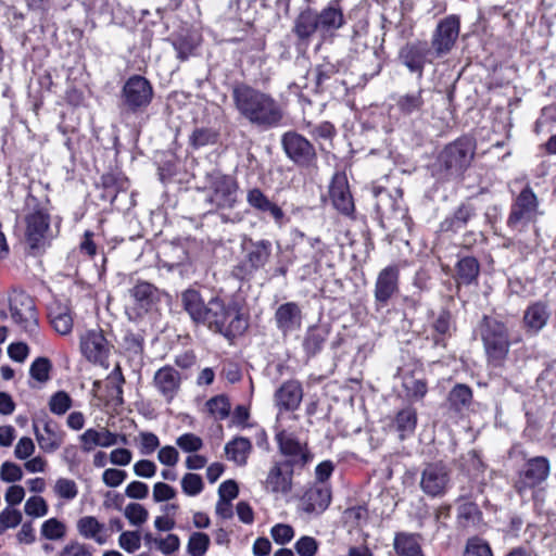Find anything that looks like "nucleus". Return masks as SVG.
Returning a JSON list of instances; mask_svg holds the SVG:
<instances>
[{
    "instance_id": "f257e3e1",
    "label": "nucleus",
    "mask_w": 556,
    "mask_h": 556,
    "mask_svg": "<svg viewBox=\"0 0 556 556\" xmlns=\"http://www.w3.org/2000/svg\"><path fill=\"white\" fill-rule=\"evenodd\" d=\"M182 309L195 326H202L231 340L241 336L248 329L241 307L233 301H227L219 295H213L207 301L194 288H188L180 293Z\"/></svg>"
},
{
    "instance_id": "f03ea898",
    "label": "nucleus",
    "mask_w": 556,
    "mask_h": 556,
    "mask_svg": "<svg viewBox=\"0 0 556 556\" xmlns=\"http://www.w3.org/2000/svg\"><path fill=\"white\" fill-rule=\"evenodd\" d=\"M231 99L239 116L252 126L268 130L281 124L282 108L270 93L245 83H238L232 86Z\"/></svg>"
},
{
    "instance_id": "7ed1b4c3",
    "label": "nucleus",
    "mask_w": 556,
    "mask_h": 556,
    "mask_svg": "<svg viewBox=\"0 0 556 556\" xmlns=\"http://www.w3.org/2000/svg\"><path fill=\"white\" fill-rule=\"evenodd\" d=\"M480 332L488 362L495 367L502 366L510 349L506 325L495 318L484 316Z\"/></svg>"
},
{
    "instance_id": "20e7f679",
    "label": "nucleus",
    "mask_w": 556,
    "mask_h": 556,
    "mask_svg": "<svg viewBox=\"0 0 556 556\" xmlns=\"http://www.w3.org/2000/svg\"><path fill=\"white\" fill-rule=\"evenodd\" d=\"M540 215L542 212L539 198L530 185H526L511 201L506 225L511 231L521 233L530 224L535 223Z\"/></svg>"
},
{
    "instance_id": "39448f33",
    "label": "nucleus",
    "mask_w": 556,
    "mask_h": 556,
    "mask_svg": "<svg viewBox=\"0 0 556 556\" xmlns=\"http://www.w3.org/2000/svg\"><path fill=\"white\" fill-rule=\"evenodd\" d=\"M475 153L476 141L470 137H460L447 144L440 153V168L447 177H457L470 166Z\"/></svg>"
},
{
    "instance_id": "423d86ee",
    "label": "nucleus",
    "mask_w": 556,
    "mask_h": 556,
    "mask_svg": "<svg viewBox=\"0 0 556 556\" xmlns=\"http://www.w3.org/2000/svg\"><path fill=\"white\" fill-rule=\"evenodd\" d=\"M452 486V469L442 462L426 463L420 471L419 488L431 498L445 496Z\"/></svg>"
},
{
    "instance_id": "0eeeda50",
    "label": "nucleus",
    "mask_w": 556,
    "mask_h": 556,
    "mask_svg": "<svg viewBox=\"0 0 556 556\" xmlns=\"http://www.w3.org/2000/svg\"><path fill=\"white\" fill-rule=\"evenodd\" d=\"M375 197L377 198L376 210L384 228H390L394 231H400L403 227L409 228L410 218L407 215L406 207L403 206L401 198L392 197L384 189L375 190Z\"/></svg>"
},
{
    "instance_id": "6e6552de",
    "label": "nucleus",
    "mask_w": 556,
    "mask_h": 556,
    "mask_svg": "<svg viewBox=\"0 0 556 556\" xmlns=\"http://www.w3.org/2000/svg\"><path fill=\"white\" fill-rule=\"evenodd\" d=\"M243 249L244 260L232 269L233 277L240 280L250 279L254 273L265 267L271 255V242L266 239L256 241L249 239Z\"/></svg>"
},
{
    "instance_id": "1a4fd4ad",
    "label": "nucleus",
    "mask_w": 556,
    "mask_h": 556,
    "mask_svg": "<svg viewBox=\"0 0 556 556\" xmlns=\"http://www.w3.org/2000/svg\"><path fill=\"white\" fill-rule=\"evenodd\" d=\"M151 83L141 75L130 76L122 88V104L130 113L144 111L153 99Z\"/></svg>"
},
{
    "instance_id": "9d476101",
    "label": "nucleus",
    "mask_w": 556,
    "mask_h": 556,
    "mask_svg": "<svg viewBox=\"0 0 556 556\" xmlns=\"http://www.w3.org/2000/svg\"><path fill=\"white\" fill-rule=\"evenodd\" d=\"M210 202L217 208H232L238 201L239 186L235 177L213 170L206 175Z\"/></svg>"
},
{
    "instance_id": "9b49d317",
    "label": "nucleus",
    "mask_w": 556,
    "mask_h": 556,
    "mask_svg": "<svg viewBox=\"0 0 556 556\" xmlns=\"http://www.w3.org/2000/svg\"><path fill=\"white\" fill-rule=\"evenodd\" d=\"M282 149L290 161L304 168L316 166L317 153L313 143L296 131H287L281 137Z\"/></svg>"
},
{
    "instance_id": "f8f14e48",
    "label": "nucleus",
    "mask_w": 556,
    "mask_h": 556,
    "mask_svg": "<svg viewBox=\"0 0 556 556\" xmlns=\"http://www.w3.org/2000/svg\"><path fill=\"white\" fill-rule=\"evenodd\" d=\"M25 241L34 252L45 249L50 226V215L36 205L25 215Z\"/></svg>"
},
{
    "instance_id": "ddd939ff",
    "label": "nucleus",
    "mask_w": 556,
    "mask_h": 556,
    "mask_svg": "<svg viewBox=\"0 0 556 556\" xmlns=\"http://www.w3.org/2000/svg\"><path fill=\"white\" fill-rule=\"evenodd\" d=\"M294 460L274 462L266 479L264 490L276 498L288 496L293 488Z\"/></svg>"
},
{
    "instance_id": "4468645a",
    "label": "nucleus",
    "mask_w": 556,
    "mask_h": 556,
    "mask_svg": "<svg viewBox=\"0 0 556 556\" xmlns=\"http://www.w3.org/2000/svg\"><path fill=\"white\" fill-rule=\"evenodd\" d=\"M549 472L551 464L546 457L535 456L528 459L519 471L518 479L515 482L517 493L521 495L526 491L540 485L546 481Z\"/></svg>"
},
{
    "instance_id": "2eb2a0df",
    "label": "nucleus",
    "mask_w": 556,
    "mask_h": 556,
    "mask_svg": "<svg viewBox=\"0 0 556 556\" xmlns=\"http://www.w3.org/2000/svg\"><path fill=\"white\" fill-rule=\"evenodd\" d=\"M434 53L427 41H413L404 45L399 52V60L410 73L422 77L426 64L432 62Z\"/></svg>"
},
{
    "instance_id": "dca6fc26",
    "label": "nucleus",
    "mask_w": 556,
    "mask_h": 556,
    "mask_svg": "<svg viewBox=\"0 0 556 556\" xmlns=\"http://www.w3.org/2000/svg\"><path fill=\"white\" fill-rule=\"evenodd\" d=\"M10 312L13 320L26 332L33 334L37 331L38 319L35 302L24 292H17L10 299Z\"/></svg>"
},
{
    "instance_id": "f3484780",
    "label": "nucleus",
    "mask_w": 556,
    "mask_h": 556,
    "mask_svg": "<svg viewBox=\"0 0 556 556\" xmlns=\"http://www.w3.org/2000/svg\"><path fill=\"white\" fill-rule=\"evenodd\" d=\"M459 34V21L455 15L442 20L431 38V50L435 58H442L453 49Z\"/></svg>"
},
{
    "instance_id": "a211bd4d",
    "label": "nucleus",
    "mask_w": 556,
    "mask_h": 556,
    "mask_svg": "<svg viewBox=\"0 0 556 556\" xmlns=\"http://www.w3.org/2000/svg\"><path fill=\"white\" fill-rule=\"evenodd\" d=\"M128 292L138 314H147L156 309L162 298L167 296L166 292L144 280H137Z\"/></svg>"
},
{
    "instance_id": "6ab92c4d",
    "label": "nucleus",
    "mask_w": 556,
    "mask_h": 556,
    "mask_svg": "<svg viewBox=\"0 0 556 556\" xmlns=\"http://www.w3.org/2000/svg\"><path fill=\"white\" fill-rule=\"evenodd\" d=\"M400 270L396 265H390L381 269L375 282V302L378 308L384 307L399 292Z\"/></svg>"
},
{
    "instance_id": "aec40b11",
    "label": "nucleus",
    "mask_w": 556,
    "mask_h": 556,
    "mask_svg": "<svg viewBox=\"0 0 556 556\" xmlns=\"http://www.w3.org/2000/svg\"><path fill=\"white\" fill-rule=\"evenodd\" d=\"M181 381V374L166 365L155 371L152 384L164 401L170 404L180 391Z\"/></svg>"
},
{
    "instance_id": "412c9836",
    "label": "nucleus",
    "mask_w": 556,
    "mask_h": 556,
    "mask_svg": "<svg viewBox=\"0 0 556 556\" xmlns=\"http://www.w3.org/2000/svg\"><path fill=\"white\" fill-rule=\"evenodd\" d=\"M80 350L89 362L103 364L109 355V342L102 330L91 329L80 338Z\"/></svg>"
},
{
    "instance_id": "4be33fe9",
    "label": "nucleus",
    "mask_w": 556,
    "mask_h": 556,
    "mask_svg": "<svg viewBox=\"0 0 556 556\" xmlns=\"http://www.w3.org/2000/svg\"><path fill=\"white\" fill-rule=\"evenodd\" d=\"M279 451L282 455L287 456V460H294V467H304L311 459L305 443H301L293 433L280 431L276 434Z\"/></svg>"
},
{
    "instance_id": "5701e85b",
    "label": "nucleus",
    "mask_w": 556,
    "mask_h": 556,
    "mask_svg": "<svg viewBox=\"0 0 556 556\" xmlns=\"http://www.w3.org/2000/svg\"><path fill=\"white\" fill-rule=\"evenodd\" d=\"M274 317L277 329L285 336L299 330L302 326V309L295 302L279 305Z\"/></svg>"
},
{
    "instance_id": "b1692460",
    "label": "nucleus",
    "mask_w": 556,
    "mask_h": 556,
    "mask_svg": "<svg viewBox=\"0 0 556 556\" xmlns=\"http://www.w3.org/2000/svg\"><path fill=\"white\" fill-rule=\"evenodd\" d=\"M329 194L333 206L344 215L354 212V202L344 175L336 174L329 187Z\"/></svg>"
},
{
    "instance_id": "393cba45",
    "label": "nucleus",
    "mask_w": 556,
    "mask_h": 556,
    "mask_svg": "<svg viewBox=\"0 0 556 556\" xmlns=\"http://www.w3.org/2000/svg\"><path fill=\"white\" fill-rule=\"evenodd\" d=\"M331 502V490L324 484L309 488L301 498V509L306 514L319 515L324 513Z\"/></svg>"
},
{
    "instance_id": "a878e982",
    "label": "nucleus",
    "mask_w": 556,
    "mask_h": 556,
    "mask_svg": "<svg viewBox=\"0 0 556 556\" xmlns=\"http://www.w3.org/2000/svg\"><path fill=\"white\" fill-rule=\"evenodd\" d=\"M303 389L299 381L288 380L275 392L274 400L280 410H295L302 401Z\"/></svg>"
},
{
    "instance_id": "bb28decb",
    "label": "nucleus",
    "mask_w": 556,
    "mask_h": 556,
    "mask_svg": "<svg viewBox=\"0 0 556 556\" xmlns=\"http://www.w3.org/2000/svg\"><path fill=\"white\" fill-rule=\"evenodd\" d=\"M247 202L252 208L262 213H268L277 225H282L285 212L280 206L270 201L260 188H252L248 191Z\"/></svg>"
},
{
    "instance_id": "cd10ccee",
    "label": "nucleus",
    "mask_w": 556,
    "mask_h": 556,
    "mask_svg": "<svg viewBox=\"0 0 556 556\" xmlns=\"http://www.w3.org/2000/svg\"><path fill=\"white\" fill-rule=\"evenodd\" d=\"M551 312L546 303L542 301L530 304L523 313V326L530 334H538L546 325Z\"/></svg>"
},
{
    "instance_id": "c85d7f7f",
    "label": "nucleus",
    "mask_w": 556,
    "mask_h": 556,
    "mask_svg": "<svg viewBox=\"0 0 556 556\" xmlns=\"http://www.w3.org/2000/svg\"><path fill=\"white\" fill-rule=\"evenodd\" d=\"M472 404V390L464 383L455 384L448 392L446 405L450 413L464 416Z\"/></svg>"
},
{
    "instance_id": "c756f323",
    "label": "nucleus",
    "mask_w": 556,
    "mask_h": 556,
    "mask_svg": "<svg viewBox=\"0 0 556 556\" xmlns=\"http://www.w3.org/2000/svg\"><path fill=\"white\" fill-rule=\"evenodd\" d=\"M79 439L84 452H91L96 446L110 447L118 443V434L111 432L106 428L101 430L89 428Z\"/></svg>"
},
{
    "instance_id": "7c9ffc66",
    "label": "nucleus",
    "mask_w": 556,
    "mask_h": 556,
    "mask_svg": "<svg viewBox=\"0 0 556 556\" xmlns=\"http://www.w3.org/2000/svg\"><path fill=\"white\" fill-rule=\"evenodd\" d=\"M34 431L39 447L45 452L52 453L56 451L63 443L62 432L59 430L58 425L51 420L45 422V433H41L38 430L36 424H34Z\"/></svg>"
},
{
    "instance_id": "2f4dec72",
    "label": "nucleus",
    "mask_w": 556,
    "mask_h": 556,
    "mask_svg": "<svg viewBox=\"0 0 556 556\" xmlns=\"http://www.w3.org/2000/svg\"><path fill=\"white\" fill-rule=\"evenodd\" d=\"M329 326L326 324H319L308 327L304 340L303 349L308 356H315L318 354L324 343L327 341L329 336Z\"/></svg>"
},
{
    "instance_id": "473e14b6",
    "label": "nucleus",
    "mask_w": 556,
    "mask_h": 556,
    "mask_svg": "<svg viewBox=\"0 0 556 556\" xmlns=\"http://www.w3.org/2000/svg\"><path fill=\"white\" fill-rule=\"evenodd\" d=\"M476 216V208L470 203H462L451 216H447L440 225L442 231L456 232L466 227L468 222Z\"/></svg>"
},
{
    "instance_id": "72a5a7b5",
    "label": "nucleus",
    "mask_w": 556,
    "mask_h": 556,
    "mask_svg": "<svg viewBox=\"0 0 556 556\" xmlns=\"http://www.w3.org/2000/svg\"><path fill=\"white\" fill-rule=\"evenodd\" d=\"M417 419V410L413 406H405L396 413L393 419V427L401 440H405L414 434Z\"/></svg>"
},
{
    "instance_id": "f704fd0d",
    "label": "nucleus",
    "mask_w": 556,
    "mask_h": 556,
    "mask_svg": "<svg viewBox=\"0 0 556 556\" xmlns=\"http://www.w3.org/2000/svg\"><path fill=\"white\" fill-rule=\"evenodd\" d=\"M418 533L400 532L394 536V549L400 556H425Z\"/></svg>"
},
{
    "instance_id": "c9c22d12",
    "label": "nucleus",
    "mask_w": 556,
    "mask_h": 556,
    "mask_svg": "<svg viewBox=\"0 0 556 556\" xmlns=\"http://www.w3.org/2000/svg\"><path fill=\"white\" fill-rule=\"evenodd\" d=\"M104 525L100 523L96 517L85 516L77 521V531L85 538L94 540L98 544L102 545L106 542L104 532Z\"/></svg>"
},
{
    "instance_id": "e433bc0d",
    "label": "nucleus",
    "mask_w": 556,
    "mask_h": 556,
    "mask_svg": "<svg viewBox=\"0 0 556 556\" xmlns=\"http://www.w3.org/2000/svg\"><path fill=\"white\" fill-rule=\"evenodd\" d=\"M457 525L463 529H476L482 521V513L473 502H465L457 507Z\"/></svg>"
},
{
    "instance_id": "4c0bfd02",
    "label": "nucleus",
    "mask_w": 556,
    "mask_h": 556,
    "mask_svg": "<svg viewBox=\"0 0 556 556\" xmlns=\"http://www.w3.org/2000/svg\"><path fill=\"white\" fill-rule=\"evenodd\" d=\"M251 450L252 444L250 440L243 437L235 438L232 441L225 445V453L228 459L240 466L247 464V459Z\"/></svg>"
},
{
    "instance_id": "58836bf2",
    "label": "nucleus",
    "mask_w": 556,
    "mask_h": 556,
    "mask_svg": "<svg viewBox=\"0 0 556 556\" xmlns=\"http://www.w3.org/2000/svg\"><path fill=\"white\" fill-rule=\"evenodd\" d=\"M319 33L323 35L339 29L343 23V14L341 9L328 7L317 14Z\"/></svg>"
},
{
    "instance_id": "ea45409f",
    "label": "nucleus",
    "mask_w": 556,
    "mask_h": 556,
    "mask_svg": "<svg viewBox=\"0 0 556 556\" xmlns=\"http://www.w3.org/2000/svg\"><path fill=\"white\" fill-rule=\"evenodd\" d=\"M480 273V265L476 257L465 256L456 264L457 283L470 285L477 280Z\"/></svg>"
},
{
    "instance_id": "a19ab883",
    "label": "nucleus",
    "mask_w": 556,
    "mask_h": 556,
    "mask_svg": "<svg viewBox=\"0 0 556 556\" xmlns=\"http://www.w3.org/2000/svg\"><path fill=\"white\" fill-rule=\"evenodd\" d=\"M316 31H319L317 13L303 11L295 20L294 33L301 40H306Z\"/></svg>"
},
{
    "instance_id": "79ce46f5",
    "label": "nucleus",
    "mask_w": 556,
    "mask_h": 556,
    "mask_svg": "<svg viewBox=\"0 0 556 556\" xmlns=\"http://www.w3.org/2000/svg\"><path fill=\"white\" fill-rule=\"evenodd\" d=\"M422 92V89H419L417 92L400 96L396 101L399 111L405 116L421 113L425 105Z\"/></svg>"
},
{
    "instance_id": "37998d69",
    "label": "nucleus",
    "mask_w": 556,
    "mask_h": 556,
    "mask_svg": "<svg viewBox=\"0 0 556 556\" xmlns=\"http://www.w3.org/2000/svg\"><path fill=\"white\" fill-rule=\"evenodd\" d=\"M101 181L105 195L111 198L112 202L119 191H126L129 186L127 178L112 173L103 175Z\"/></svg>"
},
{
    "instance_id": "c03bdc74",
    "label": "nucleus",
    "mask_w": 556,
    "mask_h": 556,
    "mask_svg": "<svg viewBox=\"0 0 556 556\" xmlns=\"http://www.w3.org/2000/svg\"><path fill=\"white\" fill-rule=\"evenodd\" d=\"M50 321L52 327L60 334H68L73 329V318L65 307H58L50 312Z\"/></svg>"
},
{
    "instance_id": "a18cd8bd",
    "label": "nucleus",
    "mask_w": 556,
    "mask_h": 556,
    "mask_svg": "<svg viewBox=\"0 0 556 556\" xmlns=\"http://www.w3.org/2000/svg\"><path fill=\"white\" fill-rule=\"evenodd\" d=\"M40 534L51 541H58L65 536L66 527L56 518H50L41 525Z\"/></svg>"
},
{
    "instance_id": "49530a36",
    "label": "nucleus",
    "mask_w": 556,
    "mask_h": 556,
    "mask_svg": "<svg viewBox=\"0 0 556 556\" xmlns=\"http://www.w3.org/2000/svg\"><path fill=\"white\" fill-rule=\"evenodd\" d=\"M210 536L203 532H193L188 540L187 552L191 556H203L210 546Z\"/></svg>"
},
{
    "instance_id": "de8ad7c7",
    "label": "nucleus",
    "mask_w": 556,
    "mask_h": 556,
    "mask_svg": "<svg viewBox=\"0 0 556 556\" xmlns=\"http://www.w3.org/2000/svg\"><path fill=\"white\" fill-rule=\"evenodd\" d=\"M208 412L217 419H225L230 413V403L227 396L216 395L206 402Z\"/></svg>"
},
{
    "instance_id": "09e8293b",
    "label": "nucleus",
    "mask_w": 556,
    "mask_h": 556,
    "mask_svg": "<svg viewBox=\"0 0 556 556\" xmlns=\"http://www.w3.org/2000/svg\"><path fill=\"white\" fill-rule=\"evenodd\" d=\"M217 132L212 128H195L190 136V142L193 148L198 149L207 144H214L217 141Z\"/></svg>"
},
{
    "instance_id": "8fccbe9b",
    "label": "nucleus",
    "mask_w": 556,
    "mask_h": 556,
    "mask_svg": "<svg viewBox=\"0 0 556 556\" xmlns=\"http://www.w3.org/2000/svg\"><path fill=\"white\" fill-rule=\"evenodd\" d=\"M51 362L47 357L36 358L29 368V375L38 382H47L50 378Z\"/></svg>"
},
{
    "instance_id": "3c124183",
    "label": "nucleus",
    "mask_w": 556,
    "mask_h": 556,
    "mask_svg": "<svg viewBox=\"0 0 556 556\" xmlns=\"http://www.w3.org/2000/svg\"><path fill=\"white\" fill-rule=\"evenodd\" d=\"M180 483L182 492L188 496H197L204 489L202 477L198 473H186Z\"/></svg>"
},
{
    "instance_id": "603ef678",
    "label": "nucleus",
    "mask_w": 556,
    "mask_h": 556,
    "mask_svg": "<svg viewBox=\"0 0 556 556\" xmlns=\"http://www.w3.org/2000/svg\"><path fill=\"white\" fill-rule=\"evenodd\" d=\"M23 516L18 509L7 507L0 511V534L7 530L16 528L22 522Z\"/></svg>"
},
{
    "instance_id": "864d4df0",
    "label": "nucleus",
    "mask_w": 556,
    "mask_h": 556,
    "mask_svg": "<svg viewBox=\"0 0 556 556\" xmlns=\"http://www.w3.org/2000/svg\"><path fill=\"white\" fill-rule=\"evenodd\" d=\"M198 45L199 40L193 36H181L174 41V48L177 52V56L181 61H186L193 53Z\"/></svg>"
},
{
    "instance_id": "5fc2aeb1",
    "label": "nucleus",
    "mask_w": 556,
    "mask_h": 556,
    "mask_svg": "<svg viewBox=\"0 0 556 556\" xmlns=\"http://www.w3.org/2000/svg\"><path fill=\"white\" fill-rule=\"evenodd\" d=\"M24 511L27 516L40 518L48 514L49 506L43 497L35 495L26 501Z\"/></svg>"
},
{
    "instance_id": "6e6d98bb",
    "label": "nucleus",
    "mask_w": 556,
    "mask_h": 556,
    "mask_svg": "<svg viewBox=\"0 0 556 556\" xmlns=\"http://www.w3.org/2000/svg\"><path fill=\"white\" fill-rule=\"evenodd\" d=\"M465 556H493V554L486 541L472 536L466 543Z\"/></svg>"
},
{
    "instance_id": "4d7b16f0",
    "label": "nucleus",
    "mask_w": 556,
    "mask_h": 556,
    "mask_svg": "<svg viewBox=\"0 0 556 556\" xmlns=\"http://www.w3.org/2000/svg\"><path fill=\"white\" fill-rule=\"evenodd\" d=\"M124 348L132 358L141 359L143 353V338L139 333L127 332L124 337Z\"/></svg>"
},
{
    "instance_id": "13d9d810",
    "label": "nucleus",
    "mask_w": 556,
    "mask_h": 556,
    "mask_svg": "<svg viewBox=\"0 0 556 556\" xmlns=\"http://www.w3.org/2000/svg\"><path fill=\"white\" fill-rule=\"evenodd\" d=\"M54 492L59 497L71 501L77 496L78 489L74 480L60 478L55 482Z\"/></svg>"
},
{
    "instance_id": "bf43d9fd",
    "label": "nucleus",
    "mask_w": 556,
    "mask_h": 556,
    "mask_svg": "<svg viewBox=\"0 0 556 556\" xmlns=\"http://www.w3.org/2000/svg\"><path fill=\"white\" fill-rule=\"evenodd\" d=\"M71 406L72 399L64 391L54 393L49 401V408L55 415L65 414L71 408Z\"/></svg>"
},
{
    "instance_id": "052dcab7",
    "label": "nucleus",
    "mask_w": 556,
    "mask_h": 556,
    "mask_svg": "<svg viewBox=\"0 0 556 556\" xmlns=\"http://www.w3.org/2000/svg\"><path fill=\"white\" fill-rule=\"evenodd\" d=\"M176 444L186 453H195L203 447V440L194 433H184L176 439Z\"/></svg>"
},
{
    "instance_id": "680f3d73",
    "label": "nucleus",
    "mask_w": 556,
    "mask_h": 556,
    "mask_svg": "<svg viewBox=\"0 0 556 556\" xmlns=\"http://www.w3.org/2000/svg\"><path fill=\"white\" fill-rule=\"evenodd\" d=\"M125 517L134 526L144 523L149 517L148 510L138 503H130L125 508Z\"/></svg>"
},
{
    "instance_id": "e2e57ef3",
    "label": "nucleus",
    "mask_w": 556,
    "mask_h": 556,
    "mask_svg": "<svg viewBox=\"0 0 556 556\" xmlns=\"http://www.w3.org/2000/svg\"><path fill=\"white\" fill-rule=\"evenodd\" d=\"M432 329L441 336H451L453 329L452 315L448 311L442 309L435 317Z\"/></svg>"
},
{
    "instance_id": "0e129e2a",
    "label": "nucleus",
    "mask_w": 556,
    "mask_h": 556,
    "mask_svg": "<svg viewBox=\"0 0 556 556\" xmlns=\"http://www.w3.org/2000/svg\"><path fill=\"white\" fill-rule=\"evenodd\" d=\"M119 546L128 552L134 553L140 548L141 538L139 532L137 531H125L119 535L118 539Z\"/></svg>"
},
{
    "instance_id": "69168bd1",
    "label": "nucleus",
    "mask_w": 556,
    "mask_h": 556,
    "mask_svg": "<svg viewBox=\"0 0 556 556\" xmlns=\"http://www.w3.org/2000/svg\"><path fill=\"white\" fill-rule=\"evenodd\" d=\"M0 478L4 482H16L22 480V468L12 462H4L0 468Z\"/></svg>"
},
{
    "instance_id": "338daca9",
    "label": "nucleus",
    "mask_w": 556,
    "mask_h": 556,
    "mask_svg": "<svg viewBox=\"0 0 556 556\" xmlns=\"http://www.w3.org/2000/svg\"><path fill=\"white\" fill-rule=\"evenodd\" d=\"M59 556H92L91 547L78 541H70Z\"/></svg>"
},
{
    "instance_id": "774afa93",
    "label": "nucleus",
    "mask_w": 556,
    "mask_h": 556,
    "mask_svg": "<svg viewBox=\"0 0 556 556\" xmlns=\"http://www.w3.org/2000/svg\"><path fill=\"white\" fill-rule=\"evenodd\" d=\"M294 548L300 556H314L317 553L318 543L313 536L305 535L296 541Z\"/></svg>"
}]
</instances>
